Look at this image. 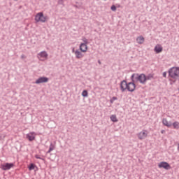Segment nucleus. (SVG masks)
Segmentation results:
<instances>
[{
	"label": "nucleus",
	"instance_id": "nucleus-36",
	"mask_svg": "<svg viewBox=\"0 0 179 179\" xmlns=\"http://www.w3.org/2000/svg\"><path fill=\"white\" fill-rule=\"evenodd\" d=\"M178 150L179 151V144H178Z\"/></svg>",
	"mask_w": 179,
	"mask_h": 179
},
{
	"label": "nucleus",
	"instance_id": "nucleus-19",
	"mask_svg": "<svg viewBox=\"0 0 179 179\" xmlns=\"http://www.w3.org/2000/svg\"><path fill=\"white\" fill-rule=\"evenodd\" d=\"M173 129H179V122H175L173 123Z\"/></svg>",
	"mask_w": 179,
	"mask_h": 179
},
{
	"label": "nucleus",
	"instance_id": "nucleus-24",
	"mask_svg": "<svg viewBox=\"0 0 179 179\" xmlns=\"http://www.w3.org/2000/svg\"><path fill=\"white\" fill-rule=\"evenodd\" d=\"M83 41L84 43H81L82 44H85V45H87V44H88V41H87V39L86 38H83Z\"/></svg>",
	"mask_w": 179,
	"mask_h": 179
},
{
	"label": "nucleus",
	"instance_id": "nucleus-26",
	"mask_svg": "<svg viewBox=\"0 0 179 179\" xmlns=\"http://www.w3.org/2000/svg\"><path fill=\"white\" fill-rule=\"evenodd\" d=\"M35 158L37 159H41V160L44 161V159L40 157L38 155H35Z\"/></svg>",
	"mask_w": 179,
	"mask_h": 179
},
{
	"label": "nucleus",
	"instance_id": "nucleus-3",
	"mask_svg": "<svg viewBox=\"0 0 179 179\" xmlns=\"http://www.w3.org/2000/svg\"><path fill=\"white\" fill-rule=\"evenodd\" d=\"M169 76L173 79V83H176L177 80L179 81V67H171L169 70Z\"/></svg>",
	"mask_w": 179,
	"mask_h": 179
},
{
	"label": "nucleus",
	"instance_id": "nucleus-20",
	"mask_svg": "<svg viewBox=\"0 0 179 179\" xmlns=\"http://www.w3.org/2000/svg\"><path fill=\"white\" fill-rule=\"evenodd\" d=\"M54 149H55V145L52 143H51L50 145L49 150L47 152V154L50 153Z\"/></svg>",
	"mask_w": 179,
	"mask_h": 179
},
{
	"label": "nucleus",
	"instance_id": "nucleus-25",
	"mask_svg": "<svg viewBox=\"0 0 179 179\" xmlns=\"http://www.w3.org/2000/svg\"><path fill=\"white\" fill-rule=\"evenodd\" d=\"M116 10H117V7L115 6V5H112L111 10L112 11H115Z\"/></svg>",
	"mask_w": 179,
	"mask_h": 179
},
{
	"label": "nucleus",
	"instance_id": "nucleus-1",
	"mask_svg": "<svg viewBox=\"0 0 179 179\" xmlns=\"http://www.w3.org/2000/svg\"><path fill=\"white\" fill-rule=\"evenodd\" d=\"M136 88V83L135 81H133V80H131L130 83H127L126 80H123V81H121L120 83V89L122 92H125L126 90L130 92H133Z\"/></svg>",
	"mask_w": 179,
	"mask_h": 179
},
{
	"label": "nucleus",
	"instance_id": "nucleus-32",
	"mask_svg": "<svg viewBox=\"0 0 179 179\" xmlns=\"http://www.w3.org/2000/svg\"><path fill=\"white\" fill-rule=\"evenodd\" d=\"M75 52H76L75 48H73V49H72V52L75 54Z\"/></svg>",
	"mask_w": 179,
	"mask_h": 179
},
{
	"label": "nucleus",
	"instance_id": "nucleus-21",
	"mask_svg": "<svg viewBox=\"0 0 179 179\" xmlns=\"http://www.w3.org/2000/svg\"><path fill=\"white\" fill-rule=\"evenodd\" d=\"M82 96H83V97H87V96H88V92H87V91L86 90H84V91H83V92H82Z\"/></svg>",
	"mask_w": 179,
	"mask_h": 179
},
{
	"label": "nucleus",
	"instance_id": "nucleus-23",
	"mask_svg": "<svg viewBox=\"0 0 179 179\" xmlns=\"http://www.w3.org/2000/svg\"><path fill=\"white\" fill-rule=\"evenodd\" d=\"M115 100H117V96H113V98H111V99H110V103H113Z\"/></svg>",
	"mask_w": 179,
	"mask_h": 179
},
{
	"label": "nucleus",
	"instance_id": "nucleus-4",
	"mask_svg": "<svg viewBox=\"0 0 179 179\" xmlns=\"http://www.w3.org/2000/svg\"><path fill=\"white\" fill-rule=\"evenodd\" d=\"M48 19V16H45L43 12L38 13L35 16V21L36 22L45 23Z\"/></svg>",
	"mask_w": 179,
	"mask_h": 179
},
{
	"label": "nucleus",
	"instance_id": "nucleus-7",
	"mask_svg": "<svg viewBox=\"0 0 179 179\" xmlns=\"http://www.w3.org/2000/svg\"><path fill=\"white\" fill-rule=\"evenodd\" d=\"M1 166L2 170L8 171L14 166V164L13 163H6L5 164H2Z\"/></svg>",
	"mask_w": 179,
	"mask_h": 179
},
{
	"label": "nucleus",
	"instance_id": "nucleus-14",
	"mask_svg": "<svg viewBox=\"0 0 179 179\" xmlns=\"http://www.w3.org/2000/svg\"><path fill=\"white\" fill-rule=\"evenodd\" d=\"M38 55L41 57V58H47L48 55L47 53V52L43 51L41 52L40 53H38Z\"/></svg>",
	"mask_w": 179,
	"mask_h": 179
},
{
	"label": "nucleus",
	"instance_id": "nucleus-39",
	"mask_svg": "<svg viewBox=\"0 0 179 179\" xmlns=\"http://www.w3.org/2000/svg\"><path fill=\"white\" fill-rule=\"evenodd\" d=\"M178 90H179V88H178Z\"/></svg>",
	"mask_w": 179,
	"mask_h": 179
},
{
	"label": "nucleus",
	"instance_id": "nucleus-37",
	"mask_svg": "<svg viewBox=\"0 0 179 179\" xmlns=\"http://www.w3.org/2000/svg\"><path fill=\"white\" fill-rule=\"evenodd\" d=\"M124 86H125V85H123V87H124Z\"/></svg>",
	"mask_w": 179,
	"mask_h": 179
},
{
	"label": "nucleus",
	"instance_id": "nucleus-9",
	"mask_svg": "<svg viewBox=\"0 0 179 179\" xmlns=\"http://www.w3.org/2000/svg\"><path fill=\"white\" fill-rule=\"evenodd\" d=\"M75 55H76V58L78 59H80L84 57V55L82 53L81 51L80 52V50H78V49H77L76 50Z\"/></svg>",
	"mask_w": 179,
	"mask_h": 179
},
{
	"label": "nucleus",
	"instance_id": "nucleus-16",
	"mask_svg": "<svg viewBox=\"0 0 179 179\" xmlns=\"http://www.w3.org/2000/svg\"><path fill=\"white\" fill-rule=\"evenodd\" d=\"M29 171L35 170V169H38L37 166L34 164H30V165L28 167Z\"/></svg>",
	"mask_w": 179,
	"mask_h": 179
},
{
	"label": "nucleus",
	"instance_id": "nucleus-22",
	"mask_svg": "<svg viewBox=\"0 0 179 179\" xmlns=\"http://www.w3.org/2000/svg\"><path fill=\"white\" fill-rule=\"evenodd\" d=\"M82 5H83V2H80V3H79L78 5L74 4L73 7L76 8L80 9L82 7Z\"/></svg>",
	"mask_w": 179,
	"mask_h": 179
},
{
	"label": "nucleus",
	"instance_id": "nucleus-28",
	"mask_svg": "<svg viewBox=\"0 0 179 179\" xmlns=\"http://www.w3.org/2000/svg\"><path fill=\"white\" fill-rule=\"evenodd\" d=\"M163 77L166 78V71L163 73Z\"/></svg>",
	"mask_w": 179,
	"mask_h": 179
},
{
	"label": "nucleus",
	"instance_id": "nucleus-2",
	"mask_svg": "<svg viewBox=\"0 0 179 179\" xmlns=\"http://www.w3.org/2000/svg\"><path fill=\"white\" fill-rule=\"evenodd\" d=\"M131 80H133L135 83H140L141 84H145V74H138V73H134L131 76Z\"/></svg>",
	"mask_w": 179,
	"mask_h": 179
},
{
	"label": "nucleus",
	"instance_id": "nucleus-15",
	"mask_svg": "<svg viewBox=\"0 0 179 179\" xmlns=\"http://www.w3.org/2000/svg\"><path fill=\"white\" fill-rule=\"evenodd\" d=\"M154 78V74H148V76H145V83L147 80H151Z\"/></svg>",
	"mask_w": 179,
	"mask_h": 179
},
{
	"label": "nucleus",
	"instance_id": "nucleus-38",
	"mask_svg": "<svg viewBox=\"0 0 179 179\" xmlns=\"http://www.w3.org/2000/svg\"><path fill=\"white\" fill-rule=\"evenodd\" d=\"M14 1H17V0H14Z\"/></svg>",
	"mask_w": 179,
	"mask_h": 179
},
{
	"label": "nucleus",
	"instance_id": "nucleus-30",
	"mask_svg": "<svg viewBox=\"0 0 179 179\" xmlns=\"http://www.w3.org/2000/svg\"><path fill=\"white\" fill-rule=\"evenodd\" d=\"M168 124L170 125V127H171V126H173V124H172L171 122H168Z\"/></svg>",
	"mask_w": 179,
	"mask_h": 179
},
{
	"label": "nucleus",
	"instance_id": "nucleus-17",
	"mask_svg": "<svg viewBox=\"0 0 179 179\" xmlns=\"http://www.w3.org/2000/svg\"><path fill=\"white\" fill-rule=\"evenodd\" d=\"M110 120L113 122H117L118 120L116 117V115H111Z\"/></svg>",
	"mask_w": 179,
	"mask_h": 179
},
{
	"label": "nucleus",
	"instance_id": "nucleus-6",
	"mask_svg": "<svg viewBox=\"0 0 179 179\" xmlns=\"http://www.w3.org/2000/svg\"><path fill=\"white\" fill-rule=\"evenodd\" d=\"M49 79L48 77H39L36 81H35V84H41V83H48Z\"/></svg>",
	"mask_w": 179,
	"mask_h": 179
},
{
	"label": "nucleus",
	"instance_id": "nucleus-35",
	"mask_svg": "<svg viewBox=\"0 0 179 179\" xmlns=\"http://www.w3.org/2000/svg\"><path fill=\"white\" fill-rule=\"evenodd\" d=\"M98 63H99V64H101V62H100V60H98Z\"/></svg>",
	"mask_w": 179,
	"mask_h": 179
},
{
	"label": "nucleus",
	"instance_id": "nucleus-34",
	"mask_svg": "<svg viewBox=\"0 0 179 179\" xmlns=\"http://www.w3.org/2000/svg\"><path fill=\"white\" fill-rule=\"evenodd\" d=\"M161 133L163 134L165 133V131H164V130H162V131H161Z\"/></svg>",
	"mask_w": 179,
	"mask_h": 179
},
{
	"label": "nucleus",
	"instance_id": "nucleus-29",
	"mask_svg": "<svg viewBox=\"0 0 179 179\" xmlns=\"http://www.w3.org/2000/svg\"><path fill=\"white\" fill-rule=\"evenodd\" d=\"M173 80H171V79H170V81H171V85H173V84H174V83H173Z\"/></svg>",
	"mask_w": 179,
	"mask_h": 179
},
{
	"label": "nucleus",
	"instance_id": "nucleus-18",
	"mask_svg": "<svg viewBox=\"0 0 179 179\" xmlns=\"http://www.w3.org/2000/svg\"><path fill=\"white\" fill-rule=\"evenodd\" d=\"M162 123H163V124H164V126H166V127L170 128V125H169V122L167 121L166 119H165V118L163 119Z\"/></svg>",
	"mask_w": 179,
	"mask_h": 179
},
{
	"label": "nucleus",
	"instance_id": "nucleus-31",
	"mask_svg": "<svg viewBox=\"0 0 179 179\" xmlns=\"http://www.w3.org/2000/svg\"><path fill=\"white\" fill-rule=\"evenodd\" d=\"M24 58H25L24 55H22V56H21V59H24Z\"/></svg>",
	"mask_w": 179,
	"mask_h": 179
},
{
	"label": "nucleus",
	"instance_id": "nucleus-8",
	"mask_svg": "<svg viewBox=\"0 0 179 179\" xmlns=\"http://www.w3.org/2000/svg\"><path fill=\"white\" fill-rule=\"evenodd\" d=\"M158 166L160 169H164L166 170L171 169V166L169 165V164H168L167 162H162L160 164H159Z\"/></svg>",
	"mask_w": 179,
	"mask_h": 179
},
{
	"label": "nucleus",
	"instance_id": "nucleus-10",
	"mask_svg": "<svg viewBox=\"0 0 179 179\" xmlns=\"http://www.w3.org/2000/svg\"><path fill=\"white\" fill-rule=\"evenodd\" d=\"M80 50L82 52H86L87 50V45L85 43H80Z\"/></svg>",
	"mask_w": 179,
	"mask_h": 179
},
{
	"label": "nucleus",
	"instance_id": "nucleus-33",
	"mask_svg": "<svg viewBox=\"0 0 179 179\" xmlns=\"http://www.w3.org/2000/svg\"><path fill=\"white\" fill-rule=\"evenodd\" d=\"M76 3L77 5H79V4L80 3V2L76 1Z\"/></svg>",
	"mask_w": 179,
	"mask_h": 179
},
{
	"label": "nucleus",
	"instance_id": "nucleus-27",
	"mask_svg": "<svg viewBox=\"0 0 179 179\" xmlns=\"http://www.w3.org/2000/svg\"><path fill=\"white\" fill-rule=\"evenodd\" d=\"M59 5H64V0H58Z\"/></svg>",
	"mask_w": 179,
	"mask_h": 179
},
{
	"label": "nucleus",
	"instance_id": "nucleus-11",
	"mask_svg": "<svg viewBox=\"0 0 179 179\" xmlns=\"http://www.w3.org/2000/svg\"><path fill=\"white\" fill-rule=\"evenodd\" d=\"M155 51L157 54H159L163 51V48L161 45L158 44L155 48Z\"/></svg>",
	"mask_w": 179,
	"mask_h": 179
},
{
	"label": "nucleus",
	"instance_id": "nucleus-5",
	"mask_svg": "<svg viewBox=\"0 0 179 179\" xmlns=\"http://www.w3.org/2000/svg\"><path fill=\"white\" fill-rule=\"evenodd\" d=\"M148 132L147 130H143L141 132L137 134L138 139L144 140L147 138Z\"/></svg>",
	"mask_w": 179,
	"mask_h": 179
},
{
	"label": "nucleus",
	"instance_id": "nucleus-12",
	"mask_svg": "<svg viewBox=\"0 0 179 179\" xmlns=\"http://www.w3.org/2000/svg\"><path fill=\"white\" fill-rule=\"evenodd\" d=\"M34 134H35L34 132H31L29 133L27 135V138L29 141H33L35 139V136H34Z\"/></svg>",
	"mask_w": 179,
	"mask_h": 179
},
{
	"label": "nucleus",
	"instance_id": "nucleus-13",
	"mask_svg": "<svg viewBox=\"0 0 179 179\" xmlns=\"http://www.w3.org/2000/svg\"><path fill=\"white\" fill-rule=\"evenodd\" d=\"M144 37L143 36H139L136 38V41L138 44H143L144 43Z\"/></svg>",
	"mask_w": 179,
	"mask_h": 179
}]
</instances>
